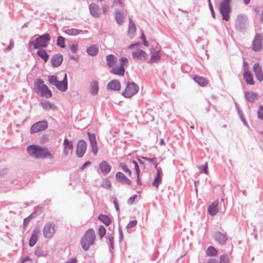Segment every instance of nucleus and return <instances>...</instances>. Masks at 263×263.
I'll list each match as a JSON object with an SVG mask.
<instances>
[{
    "instance_id": "34",
    "label": "nucleus",
    "mask_w": 263,
    "mask_h": 263,
    "mask_svg": "<svg viewBox=\"0 0 263 263\" xmlns=\"http://www.w3.org/2000/svg\"><path fill=\"white\" fill-rule=\"evenodd\" d=\"M98 83L97 81L93 80L90 85L89 92L93 95L95 96L97 94L98 91Z\"/></svg>"
},
{
    "instance_id": "16",
    "label": "nucleus",
    "mask_w": 263,
    "mask_h": 263,
    "mask_svg": "<svg viewBox=\"0 0 263 263\" xmlns=\"http://www.w3.org/2000/svg\"><path fill=\"white\" fill-rule=\"evenodd\" d=\"M64 150L63 153L66 156H69L71 154L73 149V145L71 141L65 138L63 142Z\"/></svg>"
},
{
    "instance_id": "20",
    "label": "nucleus",
    "mask_w": 263,
    "mask_h": 263,
    "mask_svg": "<svg viewBox=\"0 0 263 263\" xmlns=\"http://www.w3.org/2000/svg\"><path fill=\"white\" fill-rule=\"evenodd\" d=\"M40 233V230L38 228H35L33 231L32 235L29 241V246L30 247H32L36 243Z\"/></svg>"
},
{
    "instance_id": "29",
    "label": "nucleus",
    "mask_w": 263,
    "mask_h": 263,
    "mask_svg": "<svg viewBox=\"0 0 263 263\" xmlns=\"http://www.w3.org/2000/svg\"><path fill=\"white\" fill-rule=\"evenodd\" d=\"M107 65L109 67H112L116 64L117 59L113 54H110L106 57Z\"/></svg>"
},
{
    "instance_id": "57",
    "label": "nucleus",
    "mask_w": 263,
    "mask_h": 263,
    "mask_svg": "<svg viewBox=\"0 0 263 263\" xmlns=\"http://www.w3.org/2000/svg\"><path fill=\"white\" fill-rule=\"evenodd\" d=\"M137 197L136 195H135L134 196L130 197L127 201V203L129 204H132L133 202H134L136 197Z\"/></svg>"
},
{
    "instance_id": "32",
    "label": "nucleus",
    "mask_w": 263,
    "mask_h": 263,
    "mask_svg": "<svg viewBox=\"0 0 263 263\" xmlns=\"http://www.w3.org/2000/svg\"><path fill=\"white\" fill-rule=\"evenodd\" d=\"M110 72L116 75L123 76L125 73V69L124 67L122 66H120L119 67L116 66L113 67Z\"/></svg>"
},
{
    "instance_id": "13",
    "label": "nucleus",
    "mask_w": 263,
    "mask_h": 263,
    "mask_svg": "<svg viewBox=\"0 0 263 263\" xmlns=\"http://www.w3.org/2000/svg\"><path fill=\"white\" fill-rule=\"evenodd\" d=\"M56 88L61 92H65L68 89V81L67 74L65 73L62 81H58L55 86Z\"/></svg>"
},
{
    "instance_id": "35",
    "label": "nucleus",
    "mask_w": 263,
    "mask_h": 263,
    "mask_svg": "<svg viewBox=\"0 0 263 263\" xmlns=\"http://www.w3.org/2000/svg\"><path fill=\"white\" fill-rule=\"evenodd\" d=\"M86 52L89 55L95 56L98 54L99 49L97 46L92 45L87 48Z\"/></svg>"
},
{
    "instance_id": "30",
    "label": "nucleus",
    "mask_w": 263,
    "mask_h": 263,
    "mask_svg": "<svg viewBox=\"0 0 263 263\" xmlns=\"http://www.w3.org/2000/svg\"><path fill=\"white\" fill-rule=\"evenodd\" d=\"M193 80L200 86L202 87L208 85V81L207 80L202 77L195 76L193 77Z\"/></svg>"
},
{
    "instance_id": "15",
    "label": "nucleus",
    "mask_w": 263,
    "mask_h": 263,
    "mask_svg": "<svg viewBox=\"0 0 263 263\" xmlns=\"http://www.w3.org/2000/svg\"><path fill=\"white\" fill-rule=\"evenodd\" d=\"M132 57L134 59L144 61L147 59V54L144 51L138 49L132 52Z\"/></svg>"
},
{
    "instance_id": "60",
    "label": "nucleus",
    "mask_w": 263,
    "mask_h": 263,
    "mask_svg": "<svg viewBox=\"0 0 263 263\" xmlns=\"http://www.w3.org/2000/svg\"><path fill=\"white\" fill-rule=\"evenodd\" d=\"M119 241H121L122 240L123 236V233L121 231V229L120 227L119 228Z\"/></svg>"
},
{
    "instance_id": "2",
    "label": "nucleus",
    "mask_w": 263,
    "mask_h": 263,
    "mask_svg": "<svg viewBox=\"0 0 263 263\" xmlns=\"http://www.w3.org/2000/svg\"><path fill=\"white\" fill-rule=\"evenodd\" d=\"M96 239L95 231L92 229L88 230L81 238V245L84 251L88 250L90 246L92 245Z\"/></svg>"
},
{
    "instance_id": "49",
    "label": "nucleus",
    "mask_w": 263,
    "mask_h": 263,
    "mask_svg": "<svg viewBox=\"0 0 263 263\" xmlns=\"http://www.w3.org/2000/svg\"><path fill=\"white\" fill-rule=\"evenodd\" d=\"M198 168L200 172L208 174V165H198Z\"/></svg>"
},
{
    "instance_id": "46",
    "label": "nucleus",
    "mask_w": 263,
    "mask_h": 263,
    "mask_svg": "<svg viewBox=\"0 0 263 263\" xmlns=\"http://www.w3.org/2000/svg\"><path fill=\"white\" fill-rule=\"evenodd\" d=\"M219 263H230L229 258L226 255L220 256Z\"/></svg>"
},
{
    "instance_id": "23",
    "label": "nucleus",
    "mask_w": 263,
    "mask_h": 263,
    "mask_svg": "<svg viewBox=\"0 0 263 263\" xmlns=\"http://www.w3.org/2000/svg\"><path fill=\"white\" fill-rule=\"evenodd\" d=\"M156 168L157 170L156 172V175L155 177V178L153 182V185L155 187H156L157 189L158 188L159 185L162 182V172L161 171V168H158L157 167V165H156Z\"/></svg>"
},
{
    "instance_id": "21",
    "label": "nucleus",
    "mask_w": 263,
    "mask_h": 263,
    "mask_svg": "<svg viewBox=\"0 0 263 263\" xmlns=\"http://www.w3.org/2000/svg\"><path fill=\"white\" fill-rule=\"evenodd\" d=\"M253 71L257 79L259 82L263 81V72L262 68L258 63H255L253 66Z\"/></svg>"
},
{
    "instance_id": "10",
    "label": "nucleus",
    "mask_w": 263,
    "mask_h": 263,
    "mask_svg": "<svg viewBox=\"0 0 263 263\" xmlns=\"http://www.w3.org/2000/svg\"><path fill=\"white\" fill-rule=\"evenodd\" d=\"M127 11L124 9H117L115 10V19L119 25H122L124 23V18L126 15Z\"/></svg>"
},
{
    "instance_id": "22",
    "label": "nucleus",
    "mask_w": 263,
    "mask_h": 263,
    "mask_svg": "<svg viewBox=\"0 0 263 263\" xmlns=\"http://www.w3.org/2000/svg\"><path fill=\"white\" fill-rule=\"evenodd\" d=\"M218 204V200H216L209 205L208 208V213L211 216H214L219 212Z\"/></svg>"
},
{
    "instance_id": "6",
    "label": "nucleus",
    "mask_w": 263,
    "mask_h": 263,
    "mask_svg": "<svg viewBox=\"0 0 263 263\" xmlns=\"http://www.w3.org/2000/svg\"><path fill=\"white\" fill-rule=\"evenodd\" d=\"M248 24L246 15L240 14L237 15L235 22V29L240 32H245Z\"/></svg>"
},
{
    "instance_id": "50",
    "label": "nucleus",
    "mask_w": 263,
    "mask_h": 263,
    "mask_svg": "<svg viewBox=\"0 0 263 263\" xmlns=\"http://www.w3.org/2000/svg\"><path fill=\"white\" fill-rule=\"evenodd\" d=\"M128 63V60L126 57H122L120 59V66H122L124 67V66L126 65Z\"/></svg>"
},
{
    "instance_id": "3",
    "label": "nucleus",
    "mask_w": 263,
    "mask_h": 263,
    "mask_svg": "<svg viewBox=\"0 0 263 263\" xmlns=\"http://www.w3.org/2000/svg\"><path fill=\"white\" fill-rule=\"evenodd\" d=\"M51 37L49 33H45L39 36L34 41H29V46L31 48L33 46V49L41 48H46L48 46V43L50 41Z\"/></svg>"
},
{
    "instance_id": "5",
    "label": "nucleus",
    "mask_w": 263,
    "mask_h": 263,
    "mask_svg": "<svg viewBox=\"0 0 263 263\" xmlns=\"http://www.w3.org/2000/svg\"><path fill=\"white\" fill-rule=\"evenodd\" d=\"M231 0H223L220 4L219 11L222 15V19L228 21L230 19V13L231 12Z\"/></svg>"
},
{
    "instance_id": "59",
    "label": "nucleus",
    "mask_w": 263,
    "mask_h": 263,
    "mask_svg": "<svg viewBox=\"0 0 263 263\" xmlns=\"http://www.w3.org/2000/svg\"><path fill=\"white\" fill-rule=\"evenodd\" d=\"M135 169L136 171V174H137V182L138 183H139V165H135Z\"/></svg>"
},
{
    "instance_id": "14",
    "label": "nucleus",
    "mask_w": 263,
    "mask_h": 263,
    "mask_svg": "<svg viewBox=\"0 0 263 263\" xmlns=\"http://www.w3.org/2000/svg\"><path fill=\"white\" fill-rule=\"evenodd\" d=\"M87 134L89 141L90 143L91 152L94 154V155H96L97 154L98 148L96 136L94 134H91L89 132H88Z\"/></svg>"
},
{
    "instance_id": "45",
    "label": "nucleus",
    "mask_w": 263,
    "mask_h": 263,
    "mask_svg": "<svg viewBox=\"0 0 263 263\" xmlns=\"http://www.w3.org/2000/svg\"><path fill=\"white\" fill-rule=\"evenodd\" d=\"M101 186L103 188L110 189L111 188V184L109 180L107 179H104L102 181Z\"/></svg>"
},
{
    "instance_id": "40",
    "label": "nucleus",
    "mask_w": 263,
    "mask_h": 263,
    "mask_svg": "<svg viewBox=\"0 0 263 263\" xmlns=\"http://www.w3.org/2000/svg\"><path fill=\"white\" fill-rule=\"evenodd\" d=\"M57 45L62 48H65L66 46L65 39L62 36H59L57 39Z\"/></svg>"
},
{
    "instance_id": "1",
    "label": "nucleus",
    "mask_w": 263,
    "mask_h": 263,
    "mask_svg": "<svg viewBox=\"0 0 263 263\" xmlns=\"http://www.w3.org/2000/svg\"><path fill=\"white\" fill-rule=\"evenodd\" d=\"M28 155L35 159L52 160L54 158L53 154L49 152L46 147L38 145H30L27 147Z\"/></svg>"
},
{
    "instance_id": "26",
    "label": "nucleus",
    "mask_w": 263,
    "mask_h": 263,
    "mask_svg": "<svg viewBox=\"0 0 263 263\" xmlns=\"http://www.w3.org/2000/svg\"><path fill=\"white\" fill-rule=\"evenodd\" d=\"M136 28L134 23L132 21V19L129 18V25L127 31V35L128 37L132 39L136 33Z\"/></svg>"
},
{
    "instance_id": "27",
    "label": "nucleus",
    "mask_w": 263,
    "mask_h": 263,
    "mask_svg": "<svg viewBox=\"0 0 263 263\" xmlns=\"http://www.w3.org/2000/svg\"><path fill=\"white\" fill-rule=\"evenodd\" d=\"M64 32L70 36H76L81 33H87V31L86 30L83 31L82 30H79L76 28H71L65 30Z\"/></svg>"
},
{
    "instance_id": "62",
    "label": "nucleus",
    "mask_w": 263,
    "mask_h": 263,
    "mask_svg": "<svg viewBox=\"0 0 263 263\" xmlns=\"http://www.w3.org/2000/svg\"><path fill=\"white\" fill-rule=\"evenodd\" d=\"M29 221H30V217H28L27 218H26L24 220V226H26L28 224V223L29 222Z\"/></svg>"
},
{
    "instance_id": "24",
    "label": "nucleus",
    "mask_w": 263,
    "mask_h": 263,
    "mask_svg": "<svg viewBox=\"0 0 263 263\" xmlns=\"http://www.w3.org/2000/svg\"><path fill=\"white\" fill-rule=\"evenodd\" d=\"M107 88L108 90L119 91L121 88L120 83L118 80H113L108 83Z\"/></svg>"
},
{
    "instance_id": "54",
    "label": "nucleus",
    "mask_w": 263,
    "mask_h": 263,
    "mask_svg": "<svg viewBox=\"0 0 263 263\" xmlns=\"http://www.w3.org/2000/svg\"><path fill=\"white\" fill-rule=\"evenodd\" d=\"M127 159L129 160L128 163H132L133 164H138L137 160L135 159H132L130 155L127 157Z\"/></svg>"
},
{
    "instance_id": "31",
    "label": "nucleus",
    "mask_w": 263,
    "mask_h": 263,
    "mask_svg": "<svg viewBox=\"0 0 263 263\" xmlns=\"http://www.w3.org/2000/svg\"><path fill=\"white\" fill-rule=\"evenodd\" d=\"M161 58V52L159 50L155 51L152 54L149 61V63H158Z\"/></svg>"
},
{
    "instance_id": "53",
    "label": "nucleus",
    "mask_w": 263,
    "mask_h": 263,
    "mask_svg": "<svg viewBox=\"0 0 263 263\" xmlns=\"http://www.w3.org/2000/svg\"><path fill=\"white\" fill-rule=\"evenodd\" d=\"M208 2H209V8L210 9V11L211 12L212 16V17L213 18H215V13H214V9H213L212 5V4L211 3L210 0H208Z\"/></svg>"
},
{
    "instance_id": "18",
    "label": "nucleus",
    "mask_w": 263,
    "mask_h": 263,
    "mask_svg": "<svg viewBox=\"0 0 263 263\" xmlns=\"http://www.w3.org/2000/svg\"><path fill=\"white\" fill-rule=\"evenodd\" d=\"M213 237L216 241L221 245H224L228 240L227 236L220 232H215L213 234Z\"/></svg>"
},
{
    "instance_id": "11",
    "label": "nucleus",
    "mask_w": 263,
    "mask_h": 263,
    "mask_svg": "<svg viewBox=\"0 0 263 263\" xmlns=\"http://www.w3.org/2000/svg\"><path fill=\"white\" fill-rule=\"evenodd\" d=\"M87 148V144L86 142L83 140H80L78 141L77 145L76 148V154L77 156L81 158L85 154Z\"/></svg>"
},
{
    "instance_id": "36",
    "label": "nucleus",
    "mask_w": 263,
    "mask_h": 263,
    "mask_svg": "<svg viewBox=\"0 0 263 263\" xmlns=\"http://www.w3.org/2000/svg\"><path fill=\"white\" fill-rule=\"evenodd\" d=\"M36 54L40 58L42 59L45 62H46L48 61L49 57L48 54L47 53L46 50L43 49H39L37 51Z\"/></svg>"
},
{
    "instance_id": "4",
    "label": "nucleus",
    "mask_w": 263,
    "mask_h": 263,
    "mask_svg": "<svg viewBox=\"0 0 263 263\" xmlns=\"http://www.w3.org/2000/svg\"><path fill=\"white\" fill-rule=\"evenodd\" d=\"M34 88L41 97L49 98L52 96V92L42 79H37L34 82Z\"/></svg>"
},
{
    "instance_id": "17",
    "label": "nucleus",
    "mask_w": 263,
    "mask_h": 263,
    "mask_svg": "<svg viewBox=\"0 0 263 263\" xmlns=\"http://www.w3.org/2000/svg\"><path fill=\"white\" fill-rule=\"evenodd\" d=\"M63 60V55L60 53L55 54L51 59V64L52 67H57L61 65Z\"/></svg>"
},
{
    "instance_id": "48",
    "label": "nucleus",
    "mask_w": 263,
    "mask_h": 263,
    "mask_svg": "<svg viewBox=\"0 0 263 263\" xmlns=\"http://www.w3.org/2000/svg\"><path fill=\"white\" fill-rule=\"evenodd\" d=\"M257 117L260 120H263V106L260 105L257 111Z\"/></svg>"
},
{
    "instance_id": "58",
    "label": "nucleus",
    "mask_w": 263,
    "mask_h": 263,
    "mask_svg": "<svg viewBox=\"0 0 263 263\" xmlns=\"http://www.w3.org/2000/svg\"><path fill=\"white\" fill-rule=\"evenodd\" d=\"M122 170L125 173H127L129 175L131 174V171L128 168L127 165H122Z\"/></svg>"
},
{
    "instance_id": "56",
    "label": "nucleus",
    "mask_w": 263,
    "mask_h": 263,
    "mask_svg": "<svg viewBox=\"0 0 263 263\" xmlns=\"http://www.w3.org/2000/svg\"><path fill=\"white\" fill-rule=\"evenodd\" d=\"M102 10L103 13L104 14H105L107 13V12L109 10V7L106 4L103 5L102 7Z\"/></svg>"
},
{
    "instance_id": "64",
    "label": "nucleus",
    "mask_w": 263,
    "mask_h": 263,
    "mask_svg": "<svg viewBox=\"0 0 263 263\" xmlns=\"http://www.w3.org/2000/svg\"><path fill=\"white\" fill-rule=\"evenodd\" d=\"M206 263H217L216 260L215 259H209Z\"/></svg>"
},
{
    "instance_id": "7",
    "label": "nucleus",
    "mask_w": 263,
    "mask_h": 263,
    "mask_svg": "<svg viewBox=\"0 0 263 263\" xmlns=\"http://www.w3.org/2000/svg\"><path fill=\"white\" fill-rule=\"evenodd\" d=\"M139 90V86L133 82H128L126 87L122 92V95L127 98H130L137 93Z\"/></svg>"
},
{
    "instance_id": "47",
    "label": "nucleus",
    "mask_w": 263,
    "mask_h": 263,
    "mask_svg": "<svg viewBox=\"0 0 263 263\" xmlns=\"http://www.w3.org/2000/svg\"><path fill=\"white\" fill-rule=\"evenodd\" d=\"M98 233L101 238H102L105 235L106 229L103 226H101L99 228Z\"/></svg>"
},
{
    "instance_id": "19",
    "label": "nucleus",
    "mask_w": 263,
    "mask_h": 263,
    "mask_svg": "<svg viewBox=\"0 0 263 263\" xmlns=\"http://www.w3.org/2000/svg\"><path fill=\"white\" fill-rule=\"evenodd\" d=\"M90 14L95 18H99L101 16L99 8L95 3H91L89 6Z\"/></svg>"
},
{
    "instance_id": "63",
    "label": "nucleus",
    "mask_w": 263,
    "mask_h": 263,
    "mask_svg": "<svg viewBox=\"0 0 263 263\" xmlns=\"http://www.w3.org/2000/svg\"><path fill=\"white\" fill-rule=\"evenodd\" d=\"M30 259L28 256H25L22 258L21 263H24L26 261L29 260Z\"/></svg>"
},
{
    "instance_id": "52",
    "label": "nucleus",
    "mask_w": 263,
    "mask_h": 263,
    "mask_svg": "<svg viewBox=\"0 0 263 263\" xmlns=\"http://www.w3.org/2000/svg\"><path fill=\"white\" fill-rule=\"evenodd\" d=\"M114 6H118L121 8L123 7V4L121 0H114L113 2Z\"/></svg>"
},
{
    "instance_id": "37",
    "label": "nucleus",
    "mask_w": 263,
    "mask_h": 263,
    "mask_svg": "<svg viewBox=\"0 0 263 263\" xmlns=\"http://www.w3.org/2000/svg\"><path fill=\"white\" fill-rule=\"evenodd\" d=\"M246 99L250 102H253L257 98V93L253 91L246 92L245 93Z\"/></svg>"
},
{
    "instance_id": "61",
    "label": "nucleus",
    "mask_w": 263,
    "mask_h": 263,
    "mask_svg": "<svg viewBox=\"0 0 263 263\" xmlns=\"http://www.w3.org/2000/svg\"><path fill=\"white\" fill-rule=\"evenodd\" d=\"M77 262V259L76 258H72L69 259L65 263H76Z\"/></svg>"
},
{
    "instance_id": "42",
    "label": "nucleus",
    "mask_w": 263,
    "mask_h": 263,
    "mask_svg": "<svg viewBox=\"0 0 263 263\" xmlns=\"http://www.w3.org/2000/svg\"><path fill=\"white\" fill-rule=\"evenodd\" d=\"M217 251L212 246L208 247L206 250V255L209 256H213L217 255Z\"/></svg>"
},
{
    "instance_id": "55",
    "label": "nucleus",
    "mask_w": 263,
    "mask_h": 263,
    "mask_svg": "<svg viewBox=\"0 0 263 263\" xmlns=\"http://www.w3.org/2000/svg\"><path fill=\"white\" fill-rule=\"evenodd\" d=\"M137 222V221L136 220H133L132 221L129 222V223L127 225L126 228L129 229V228L134 227V226H135Z\"/></svg>"
},
{
    "instance_id": "28",
    "label": "nucleus",
    "mask_w": 263,
    "mask_h": 263,
    "mask_svg": "<svg viewBox=\"0 0 263 263\" xmlns=\"http://www.w3.org/2000/svg\"><path fill=\"white\" fill-rule=\"evenodd\" d=\"M243 78L247 84L249 85H253L254 84L252 75L248 69H245L243 72Z\"/></svg>"
},
{
    "instance_id": "39",
    "label": "nucleus",
    "mask_w": 263,
    "mask_h": 263,
    "mask_svg": "<svg viewBox=\"0 0 263 263\" xmlns=\"http://www.w3.org/2000/svg\"><path fill=\"white\" fill-rule=\"evenodd\" d=\"M98 218L106 226L109 225L111 223L110 218L106 215L101 214L99 216Z\"/></svg>"
},
{
    "instance_id": "8",
    "label": "nucleus",
    "mask_w": 263,
    "mask_h": 263,
    "mask_svg": "<svg viewBox=\"0 0 263 263\" xmlns=\"http://www.w3.org/2000/svg\"><path fill=\"white\" fill-rule=\"evenodd\" d=\"M48 127V122L46 120H44L39 121L31 126L30 132L31 134L36 133L39 132L44 130Z\"/></svg>"
},
{
    "instance_id": "38",
    "label": "nucleus",
    "mask_w": 263,
    "mask_h": 263,
    "mask_svg": "<svg viewBox=\"0 0 263 263\" xmlns=\"http://www.w3.org/2000/svg\"><path fill=\"white\" fill-rule=\"evenodd\" d=\"M156 159V158H154V159H151V158H146V157H141V158H139V157H137L136 158V160H137L139 163L141 165H143V164H145V161H147L148 162V163L150 164H157L156 163H154V160Z\"/></svg>"
},
{
    "instance_id": "9",
    "label": "nucleus",
    "mask_w": 263,
    "mask_h": 263,
    "mask_svg": "<svg viewBox=\"0 0 263 263\" xmlns=\"http://www.w3.org/2000/svg\"><path fill=\"white\" fill-rule=\"evenodd\" d=\"M55 226L51 222L47 223L43 228V235L45 238L52 237L55 233Z\"/></svg>"
},
{
    "instance_id": "33",
    "label": "nucleus",
    "mask_w": 263,
    "mask_h": 263,
    "mask_svg": "<svg viewBox=\"0 0 263 263\" xmlns=\"http://www.w3.org/2000/svg\"><path fill=\"white\" fill-rule=\"evenodd\" d=\"M116 177L119 181H122L124 183L128 185H129L131 183V181L128 179L122 173L118 172L116 174Z\"/></svg>"
},
{
    "instance_id": "25",
    "label": "nucleus",
    "mask_w": 263,
    "mask_h": 263,
    "mask_svg": "<svg viewBox=\"0 0 263 263\" xmlns=\"http://www.w3.org/2000/svg\"><path fill=\"white\" fill-rule=\"evenodd\" d=\"M41 105L42 107L47 110H55L57 109V107L53 103H51L49 101L43 100L41 102Z\"/></svg>"
},
{
    "instance_id": "43",
    "label": "nucleus",
    "mask_w": 263,
    "mask_h": 263,
    "mask_svg": "<svg viewBox=\"0 0 263 263\" xmlns=\"http://www.w3.org/2000/svg\"><path fill=\"white\" fill-rule=\"evenodd\" d=\"M48 82L50 84L55 86L58 79L57 76L55 75H50L48 76Z\"/></svg>"
},
{
    "instance_id": "41",
    "label": "nucleus",
    "mask_w": 263,
    "mask_h": 263,
    "mask_svg": "<svg viewBox=\"0 0 263 263\" xmlns=\"http://www.w3.org/2000/svg\"><path fill=\"white\" fill-rule=\"evenodd\" d=\"M34 253L36 256L39 257H45L47 255V252L46 251H44L41 247H39L36 248Z\"/></svg>"
},
{
    "instance_id": "12",
    "label": "nucleus",
    "mask_w": 263,
    "mask_h": 263,
    "mask_svg": "<svg viewBox=\"0 0 263 263\" xmlns=\"http://www.w3.org/2000/svg\"><path fill=\"white\" fill-rule=\"evenodd\" d=\"M253 49L255 51H258L262 48V36L260 34L257 33L253 41Z\"/></svg>"
},
{
    "instance_id": "44",
    "label": "nucleus",
    "mask_w": 263,
    "mask_h": 263,
    "mask_svg": "<svg viewBox=\"0 0 263 263\" xmlns=\"http://www.w3.org/2000/svg\"><path fill=\"white\" fill-rule=\"evenodd\" d=\"M99 167L101 172L104 175H106L110 171V167L109 165H99Z\"/></svg>"
},
{
    "instance_id": "51",
    "label": "nucleus",
    "mask_w": 263,
    "mask_h": 263,
    "mask_svg": "<svg viewBox=\"0 0 263 263\" xmlns=\"http://www.w3.org/2000/svg\"><path fill=\"white\" fill-rule=\"evenodd\" d=\"M78 44H73L71 45L70 47V49L73 53H76L78 50Z\"/></svg>"
}]
</instances>
